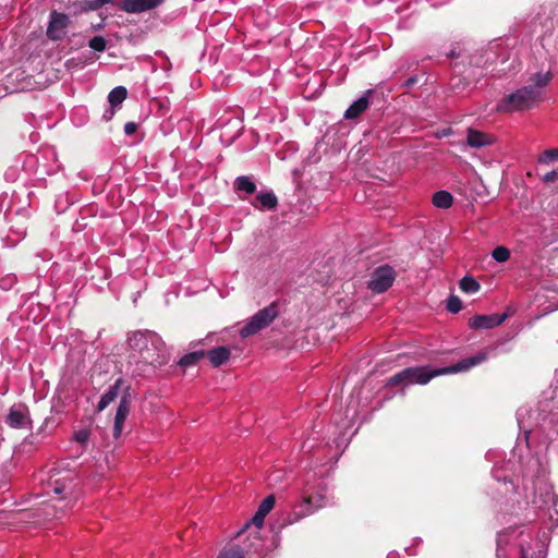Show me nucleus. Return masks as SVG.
<instances>
[{"label":"nucleus","instance_id":"1","mask_svg":"<svg viewBox=\"0 0 558 558\" xmlns=\"http://www.w3.org/2000/svg\"><path fill=\"white\" fill-rule=\"evenodd\" d=\"M554 75L550 71H541L532 74L526 85L506 95L498 101L497 111L511 113L537 107L544 96L546 86L549 85Z\"/></svg>","mask_w":558,"mask_h":558},{"label":"nucleus","instance_id":"2","mask_svg":"<svg viewBox=\"0 0 558 558\" xmlns=\"http://www.w3.org/2000/svg\"><path fill=\"white\" fill-rule=\"evenodd\" d=\"M487 359V354L485 352H480L474 356H470L458 362L454 365L442 367V368H430L429 366H416V367H408L391 376L387 385L388 386H400L408 387L411 385H426L430 379L436 376L446 375V374H454L459 372H464L470 369L473 366H476L484 362Z\"/></svg>","mask_w":558,"mask_h":558},{"label":"nucleus","instance_id":"3","mask_svg":"<svg viewBox=\"0 0 558 558\" xmlns=\"http://www.w3.org/2000/svg\"><path fill=\"white\" fill-rule=\"evenodd\" d=\"M130 348L140 355V363L147 366H161L168 363L169 355L161 337L150 330L134 331L128 339Z\"/></svg>","mask_w":558,"mask_h":558},{"label":"nucleus","instance_id":"4","mask_svg":"<svg viewBox=\"0 0 558 558\" xmlns=\"http://www.w3.org/2000/svg\"><path fill=\"white\" fill-rule=\"evenodd\" d=\"M327 492L328 488L324 481H318L314 485L306 483L302 490V500L294 506L288 522L290 524L298 522L316 510L328 506L330 502Z\"/></svg>","mask_w":558,"mask_h":558},{"label":"nucleus","instance_id":"5","mask_svg":"<svg viewBox=\"0 0 558 558\" xmlns=\"http://www.w3.org/2000/svg\"><path fill=\"white\" fill-rule=\"evenodd\" d=\"M534 497L532 502L541 511V515L547 518L548 529H558V499L555 497L553 487L545 478V475L537 476L532 482Z\"/></svg>","mask_w":558,"mask_h":558},{"label":"nucleus","instance_id":"6","mask_svg":"<svg viewBox=\"0 0 558 558\" xmlns=\"http://www.w3.org/2000/svg\"><path fill=\"white\" fill-rule=\"evenodd\" d=\"M277 316V305L276 303H271L248 318L239 332L242 338H247L268 327Z\"/></svg>","mask_w":558,"mask_h":558},{"label":"nucleus","instance_id":"7","mask_svg":"<svg viewBox=\"0 0 558 558\" xmlns=\"http://www.w3.org/2000/svg\"><path fill=\"white\" fill-rule=\"evenodd\" d=\"M396 272L389 265H384L376 268L368 281V288L376 293L387 291L393 283Z\"/></svg>","mask_w":558,"mask_h":558},{"label":"nucleus","instance_id":"8","mask_svg":"<svg viewBox=\"0 0 558 558\" xmlns=\"http://www.w3.org/2000/svg\"><path fill=\"white\" fill-rule=\"evenodd\" d=\"M70 23L71 21L66 14L52 11L46 32L47 37L54 41L61 40L66 34Z\"/></svg>","mask_w":558,"mask_h":558},{"label":"nucleus","instance_id":"9","mask_svg":"<svg viewBox=\"0 0 558 558\" xmlns=\"http://www.w3.org/2000/svg\"><path fill=\"white\" fill-rule=\"evenodd\" d=\"M508 318V314L475 315L469 319L472 329H492L501 325Z\"/></svg>","mask_w":558,"mask_h":558},{"label":"nucleus","instance_id":"10","mask_svg":"<svg viewBox=\"0 0 558 558\" xmlns=\"http://www.w3.org/2000/svg\"><path fill=\"white\" fill-rule=\"evenodd\" d=\"M7 424L13 428H25L29 423L28 410L24 404L11 407L7 416Z\"/></svg>","mask_w":558,"mask_h":558},{"label":"nucleus","instance_id":"11","mask_svg":"<svg viewBox=\"0 0 558 558\" xmlns=\"http://www.w3.org/2000/svg\"><path fill=\"white\" fill-rule=\"evenodd\" d=\"M130 413L129 396H123L120 400L113 421V437L118 439L124 427V422Z\"/></svg>","mask_w":558,"mask_h":558},{"label":"nucleus","instance_id":"12","mask_svg":"<svg viewBox=\"0 0 558 558\" xmlns=\"http://www.w3.org/2000/svg\"><path fill=\"white\" fill-rule=\"evenodd\" d=\"M162 0H123L120 9L126 13H141L160 5Z\"/></svg>","mask_w":558,"mask_h":558},{"label":"nucleus","instance_id":"13","mask_svg":"<svg viewBox=\"0 0 558 558\" xmlns=\"http://www.w3.org/2000/svg\"><path fill=\"white\" fill-rule=\"evenodd\" d=\"M495 138L493 135L475 130V129H468L466 131V140L465 143L469 147L472 148H483L486 146H490L494 144Z\"/></svg>","mask_w":558,"mask_h":558},{"label":"nucleus","instance_id":"14","mask_svg":"<svg viewBox=\"0 0 558 558\" xmlns=\"http://www.w3.org/2000/svg\"><path fill=\"white\" fill-rule=\"evenodd\" d=\"M522 532L517 535V529H509L505 532H501L497 536V548H496V557L497 558H509L510 550L512 548H508L510 546V538H514L521 536Z\"/></svg>","mask_w":558,"mask_h":558},{"label":"nucleus","instance_id":"15","mask_svg":"<svg viewBox=\"0 0 558 558\" xmlns=\"http://www.w3.org/2000/svg\"><path fill=\"white\" fill-rule=\"evenodd\" d=\"M373 95V90H366L359 99H356L344 112V118L348 120L357 118L369 107V98Z\"/></svg>","mask_w":558,"mask_h":558},{"label":"nucleus","instance_id":"16","mask_svg":"<svg viewBox=\"0 0 558 558\" xmlns=\"http://www.w3.org/2000/svg\"><path fill=\"white\" fill-rule=\"evenodd\" d=\"M116 0H75L70 8L75 14L96 11L106 4H112Z\"/></svg>","mask_w":558,"mask_h":558},{"label":"nucleus","instance_id":"17","mask_svg":"<svg viewBox=\"0 0 558 558\" xmlns=\"http://www.w3.org/2000/svg\"><path fill=\"white\" fill-rule=\"evenodd\" d=\"M252 205L262 210H272L278 205V198L272 191H259Z\"/></svg>","mask_w":558,"mask_h":558},{"label":"nucleus","instance_id":"18","mask_svg":"<svg viewBox=\"0 0 558 558\" xmlns=\"http://www.w3.org/2000/svg\"><path fill=\"white\" fill-rule=\"evenodd\" d=\"M123 384L122 378H118L114 384H112L108 390L101 396L98 405L97 411L101 412L104 411L111 402H113L120 392L121 385Z\"/></svg>","mask_w":558,"mask_h":558},{"label":"nucleus","instance_id":"19","mask_svg":"<svg viewBox=\"0 0 558 558\" xmlns=\"http://www.w3.org/2000/svg\"><path fill=\"white\" fill-rule=\"evenodd\" d=\"M230 354L231 351L227 347H216L205 353L214 367H219L227 363L230 359Z\"/></svg>","mask_w":558,"mask_h":558},{"label":"nucleus","instance_id":"20","mask_svg":"<svg viewBox=\"0 0 558 558\" xmlns=\"http://www.w3.org/2000/svg\"><path fill=\"white\" fill-rule=\"evenodd\" d=\"M128 90L124 86H117L108 94V102L113 108H119L125 100Z\"/></svg>","mask_w":558,"mask_h":558},{"label":"nucleus","instance_id":"21","mask_svg":"<svg viewBox=\"0 0 558 558\" xmlns=\"http://www.w3.org/2000/svg\"><path fill=\"white\" fill-rule=\"evenodd\" d=\"M452 203H453V197L447 191H444V190L438 191L433 196V204L437 208L447 209V208L451 207Z\"/></svg>","mask_w":558,"mask_h":558},{"label":"nucleus","instance_id":"22","mask_svg":"<svg viewBox=\"0 0 558 558\" xmlns=\"http://www.w3.org/2000/svg\"><path fill=\"white\" fill-rule=\"evenodd\" d=\"M235 190L246 194H253L256 191L254 181L246 175L238 177L234 182Z\"/></svg>","mask_w":558,"mask_h":558},{"label":"nucleus","instance_id":"23","mask_svg":"<svg viewBox=\"0 0 558 558\" xmlns=\"http://www.w3.org/2000/svg\"><path fill=\"white\" fill-rule=\"evenodd\" d=\"M205 356V351H194V352H190L185 355H183L178 364L181 366V367H189V366H193L195 364H197V362Z\"/></svg>","mask_w":558,"mask_h":558},{"label":"nucleus","instance_id":"24","mask_svg":"<svg viewBox=\"0 0 558 558\" xmlns=\"http://www.w3.org/2000/svg\"><path fill=\"white\" fill-rule=\"evenodd\" d=\"M460 289L469 294L476 293L481 286L480 283L471 276H465L460 280Z\"/></svg>","mask_w":558,"mask_h":558},{"label":"nucleus","instance_id":"25","mask_svg":"<svg viewBox=\"0 0 558 558\" xmlns=\"http://www.w3.org/2000/svg\"><path fill=\"white\" fill-rule=\"evenodd\" d=\"M555 160H558V149L555 148L546 149L537 157L539 165H548Z\"/></svg>","mask_w":558,"mask_h":558},{"label":"nucleus","instance_id":"26","mask_svg":"<svg viewBox=\"0 0 558 558\" xmlns=\"http://www.w3.org/2000/svg\"><path fill=\"white\" fill-rule=\"evenodd\" d=\"M218 558H244V553L240 546L232 545L229 548H225Z\"/></svg>","mask_w":558,"mask_h":558},{"label":"nucleus","instance_id":"27","mask_svg":"<svg viewBox=\"0 0 558 558\" xmlns=\"http://www.w3.org/2000/svg\"><path fill=\"white\" fill-rule=\"evenodd\" d=\"M492 257L498 263H505L510 258V251L506 246H497L493 250Z\"/></svg>","mask_w":558,"mask_h":558},{"label":"nucleus","instance_id":"28","mask_svg":"<svg viewBox=\"0 0 558 558\" xmlns=\"http://www.w3.org/2000/svg\"><path fill=\"white\" fill-rule=\"evenodd\" d=\"M547 420L549 424L556 426L557 434H558V392L555 395L553 399V407L549 410V413L547 415Z\"/></svg>","mask_w":558,"mask_h":558},{"label":"nucleus","instance_id":"29","mask_svg":"<svg viewBox=\"0 0 558 558\" xmlns=\"http://www.w3.org/2000/svg\"><path fill=\"white\" fill-rule=\"evenodd\" d=\"M446 308L452 314H457L462 310V302L457 295H450L447 300Z\"/></svg>","mask_w":558,"mask_h":558},{"label":"nucleus","instance_id":"30","mask_svg":"<svg viewBox=\"0 0 558 558\" xmlns=\"http://www.w3.org/2000/svg\"><path fill=\"white\" fill-rule=\"evenodd\" d=\"M72 489H73L72 481H70L69 483H65V484H59V481H56L53 492L56 495H61L62 498H65V496H68L70 493H72Z\"/></svg>","mask_w":558,"mask_h":558},{"label":"nucleus","instance_id":"31","mask_svg":"<svg viewBox=\"0 0 558 558\" xmlns=\"http://www.w3.org/2000/svg\"><path fill=\"white\" fill-rule=\"evenodd\" d=\"M106 45H107L106 39L102 36H95L88 43V46L93 50L98 51V52L104 51L106 49Z\"/></svg>","mask_w":558,"mask_h":558},{"label":"nucleus","instance_id":"32","mask_svg":"<svg viewBox=\"0 0 558 558\" xmlns=\"http://www.w3.org/2000/svg\"><path fill=\"white\" fill-rule=\"evenodd\" d=\"M529 414V411L525 410V409H520L518 412H517V420H518V425H519V428L520 430L524 434L525 436V439L527 440V437H529V434L531 433V430L529 428H526V426L524 425V416Z\"/></svg>","mask_w":558,"mask_h":558},{"label":"nucleus","instance_id":"33","mask_svg":"<svg viewBox=\"0 0 558 558\" xmlns=\"http://www.w3.org/2000/svg\"><path fill=\"white\" fill-rule=\"evenodd\" d=\"M520 558H543L541 551L535 556L534 551L531 554V546L524 545L523 542L518 543Z\"/></svg>","mask_w":558,"mask_h":558},{"label":"nucleus","instance_id":"34","mask_svg":"<svg viewBox=\"0 0 558 558\" xmlns=\"http://www.w3.org/2000/svg\"><path fill=\"white\" fill-rule=\"evenodd\" d=\"M275 497L272 495L267 496L259 505L258 510L264 514H268L275 506Z\"/></svg>","mask_w":558,"mask_h":558},{"label":"nucleus","instance_id":"35","mask_svg":"<svg viewBox=\"0 0 558 558\" xmlns=\"http://www.w3.org/2000/svg\"><path fill=\"white\" fill-rule=\"evenodd\" d=\"M89 436H90V433L88 429H80V430H76L73 435V439L77 442H80L81 445H86L88 439H89Z\"/></svg>","mask_w":558,"mask_h":558},{"label":"nucleus","instance_id":"36","mask_svg":"<svg viewBox=\"0 0 558 558\" xmlns=\"http://www.w3.org/2000/svg\"><path fill=\"white\" fill-rule=\"evenodd\" d=\"M558 180V168L555 169V170H551L547 173H545L543 177H542V181L544 183H554Z\"/></svg>","mask_w":558,"mask_h":558},{"label":"nucleus","instance_id":"37","mask_svg":"<svg viewBox=\"0 0 558 558\" xmlns=\"http://www.w3.org/2000/svg\"><path fill=\"white\" fill-rule=\"evenodd\" d=\"M15 283L14 276H7L0 280V288L3 290H10Z\"/></svg>","mask_w":558,"mask_h":558},{"label":"nucleus","instance_id":"38","mask_svg":"<svg viewBox=\"0 0 558 558\" xmlns=\"http://www.w3.org/2000/svg\"><path fill=\"white\" fill-rule=\"evenodd\" d=\"M266 514L257 509L256 513L252 518L251 522L257 527L260 529L263 526Z\"/></svg>","mask_w":558,"mask_h":558},{"label":"nucleus","instance_id":"39","mask_svg":"<svg viewBox=\"0 0 558 558\" xmlns=\"http://www.w3.org/2000/svg\"><path fill=\"white\" fill-rule=\"evenodd\" d=\"M137 123L130 121L124 124V133L126 135H133L137 131Z\"/></svg>","mask_w":558,"mask_h":558},{"label":"nucleus","instance_id":"40","mask_svg":"<svg viewBox=\"0 0 558 558\" xmlns=\"http://www.w3.org/2000/svg\"><path fill=\"white\" fill-rule=\"evenodd\" d=\"M492 474L496 481H498V482L504 481L505 485L507 486L506 475L501 474V469L499 466L495 465L492 471Z\"/></svg>","mask_w":558,"mask_h":558},{"label":"nucleus","instance_id":"41","mask_svg":"<svg viewBox=\"0 0 558 558\" xmlns=\"http://www.w3.org/2000/svg\"><path fill=\"white\" fill-rule=\"evenodd\" d=\"M116 109L117 108L109 106V108H107L102 114V120L106 122L110 121L116 113Z\"/></svg>","mask_w":558,"mask_h":558},{"label":"nucleus","instance_id":"42","mask_svg":"<svg viewBox=\"0 0 558 558\" xmlns=\"http://www.w3.org/2000/svg\"><path fill=\"white\" fill-rule=\"evenodd\" d=\"M417 76H411L409 77L408 80H405L402 84L403 87H407V88H410L412 87L413 85H415L417 83Z\"/></svg>","mask_w":558,"mask_h":558},{"label":"nucleus","instance_id":"43","mask_svg":"<svg viewBox=\"0 0 558 558\" xmlns=\"http://www.w3.org/2000/svg\"><path fill=\"white\" fill-rule=\"evenodd\" d=\"M386 558H400V555L398 551H390Z\"/></svg>","mask_w":558,"mask_h":558},{"label":"nucleus","instance_id":"44","mask_svg":"<svg viewBox=\"0 0 558 558\" xmlns=\"http://www.w3.org/2000/svg\"><path fill=\"white\" fill-rule=\"evenodd\" d=\"M509 484H510V488L506 487V489H505V492H506V493H508V492H510V490H512V489H513V484H512V482H509Z\"/></svg>","mask_w":558,"mask_h":558},{"label":"nucleus","instance_id":"45","mask_svg":"<svg viewBox=\"0 0 558 558\" xmlns=\"http://www.w3.org/2000/svg\"><path fill=\"white\" fill-rule=\"evenodd\" d=\"M450 133H451V130H450V129H448V130H444L442 135H449Z\"/></svg>","mask_w":558,"mask_h":558},{"label":"nucleus","instance_id":"46","mask_svg":"<svg viewBox=\"0 0 558 558\" xmlns=\"http://www.w3.org/2000/svg\"><path fill=\"white\" fill-rule=\"evenodd\" d=\"M83 111H85L83 108H78V109L75 111V113H81V112H83Z\"/></svg>","mask_w":558,"mask_h":558}]
</instances>
